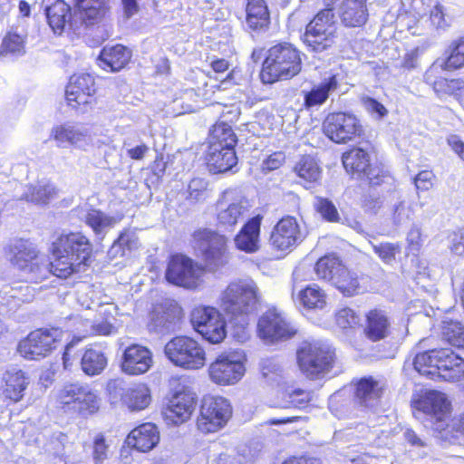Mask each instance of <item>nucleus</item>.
Instances as JSON below:
<instances>
[{
  "instance_id": "obj_53",
  "label": "nucleus",
  "mask_w": 464,
  "mask_h": 464,
  "mask_svg": "<svg viewBox=\"0 0 464 464\" xmlns=\"http://www.w3.org/2000/svg\"><path fill=\"white\" fill-rule=\"evenodd\" d=\"M430 25L438 32H445L451 25V17L447 14L446 7L436 2L430 11Z\"/></svg>"
},
{
  "instance_id": "obj_34",
  "label": "nucleus",
  "mask_w": 464,
  "mask_h": 464,
  "mask_svg": "<svg viewBox=\"0 0 464 464\" xmlns=\"http://www.w3.org/2000/svg\"><path fill=\"white\" fill-rule=\"evenodd\" d=\"M246 24L253 31H262L268 27L270 15L265 0H247Z\"/></svg>"
},
{
  "instance_id": "obj_46",
  "label": "nucleus",
  "mask_w": 464,
  "mask_h": 464,
  "mask_svg": "<svg viewBox=\"0 0 464 464\" xmlns=\"http://www.w3.org/2000/svg\"><path fill=\"white\" fill-rule=\"evenodd\" d=\"M27 39V34L18 33L17 28L14 31L9 32L0 46V57H5L8 54L21 55L25 53V43Z\"/></svg>"
},
{
  "instance_id": "obj_15",
  "label": "nucleus",
  "mask_w": 464,
  "mask_h": 464,
  "mask_svg": "<svg viewBox=\"0 0 464 464\" xmlns=\"http://www.w3.org/2000/svg\"><path fill=\"white\" fill-rule=\"evenodd\" d=\"M114 401L121 400L131 411H139L149 406L150 392L143 383L126 385L122 380H112L107 385Z\"/></svg>"
},
{
  "instance_id": "obj_29",
  "label": "nucleus",
  "mask_w": 464,
  "mask_h": 464,
  "mask_svg": "<svg viewBox=\"0 0 464 464\" xmlns=\"http://www.w3.org/2000/svg\"><path fill=\"white\" fill-rule=\"evenodd\" d=\"M339 16L346 27H361L368 20L366 0H343L339 6Z\"/></svg>"
},
{
  "instance_id": "obj_11",
  "label": "nucleus",
  "mask_w": 464,
  "mask_h": 464,
  "mask_svg": "<svg viewBox=\"0 0 464 464\" xmlns=\"http://www.w3.org/2000/svg\"><path fill=\"white\" fill-rule=\"evenodd\" d=\"M218 222L226 229H233L248 214L250 204L247 198L236 189L225 190L217 203Z\"/></svg>"
},
{
  "instance_id": "obj_58",
  "label": "nucleus",
  "mask_w": 464,
  "mask_h": 464,
  "mask_svg": "<svg viewBox=\"0 0 464 464\" xmlns=\"http://www.w3.org/2000/svg\"><path fill=\"white\" fill-rule=\"evenodd\" d=\"M260 370L264 379L268 382H278L282 377L281 364L274 358H266L260 362Z\"/></svg>"
},
{
  "instance_id": "obj_55",
  "label": "nucleus",
  "mask_w": 464,
  "mask_h": 464,
  "mask_svg": "<svg viewBox=\"0 0 464 464\" xmlns=\"http://www.w3.org/2000/svg\"><path fill=\"white\" fill-rule=\"evenodd\" d=\"M84 385L85 384L79 382L64 383L58 392V401L69 409L72 403L75 402L77 395H84V393H82Z\"/></svg>"
},
{
  "instance_id": "obj_39",
  "label": "nucleus",
  "mask_w": 464,
  "mask_h": 464,
  "mask_svg": "<svg viewBox=\"0 0 464 464\" xmlns=\"http://www.w3.org/2000/svg\"><path fill=\"white\" fill-rule=\"evenodd\" d=\"M337 276L330 282L343 295L353 296L361 290L360 278L355 272L349 270L344 265L339 268Z\"/></svg>"
},
{
  "instance_id": "obj_35",
  "label": "nucleus",
  "mask_w": 464,
  "mask_h": 464,
  "mask_svg": "<svg viewBox=\"0 0 464 464\" xmlns=\"http://www.w3.org/2000/svg\"><path fill=\"white\" fill-rule=\"evenodd\" d=\"M338 87V82L334 75L314 85L310 91H302L304 93V104L306 108H312L324 104L331 92Z\"/></svg>"
},
{
  "instance_id": "obj_44",
  "label": "nucleus",
  "mask_w": 464,
  "mask_h": 464,
  "mask_svg": "<svg viewBox=\"0 0 464 464\" xmlns=\"http://www.w3.org/2000/svg\"><path fill=\"white\" fill-rule=\"evenodd\" d=\"M447 57L439 59L440 70L451 71L464 66V37H459L450 43L445 52Z\"/></svg>"
},
{
  "instance_id": "obj_22",
  "label": "nucleus",
  "mask_w": 464,
  "mask_h": 464,
  "mask_svg": "<svg viewBox=\"0 0 464 464\" xmlns=\"http://www.w3.org/2000/svg\"><path fill=\"white\" fill-rule=\"evenodd\" d=\"M152 364V354L149 349L133 344L124 350L121 361L122 371L130 375L147 372Z\"/></svg>"
},
{
  "instance_id": "obj_4",
  "label": "nucleus",
  "mask_w": 464,
  "mask_h": 464,
  "mask_svg": "<svg viewBox=\"0 0 464 464\" xmlns=\"http://www.w3.org/2000/svg\"><path fill=\"white\" fill-rule=\"evenodd\" d=\"M237 137L230 125L218 122L210 131L206 161L210 172L223 173L237 162L235 152Z\"/></svg>"
},
{
  "instance_id": "obj_64",
  "label": "nucleus",
  "mask_w": 464,
  "mask_h": 464,
  "mask_svg": "<svg viewBox=\"0 0 464 464\" xmlns=\"http://www.w3.org/2000/svg\"><path fill=\"white\" fill-rule=\"evenodd\" d=\"M411 211L410 208L405 205L403 200H400L393 207L392 219L396 226L402 225L408 222L411 218Z\"/></svg>"
},
{
  "instance_id": "obj_36",
  "label": "nucleus",
  "mask_w": 464,
  "mask_h": 464,
  "mask_svg": "<svg viewBox=\"0 0 464 464\" xmlns=\"http://www.w3.org/2000/svg\"><path fill=\"white\" fill-rule=\"evenodd\" d=\"M335 39V34L327 29L316 28L314 25H306L303 35L304 43L314 52H323L331 47Z\"/></svg>"
},
{
  "instance_id": "obj_3",
  "label": "nucleus",
  "mask_w": 464,
  "mask_h": 464,
  "mask_svg": "<svg viewBox=\"0 0 464 464\" xmlns=\"http://www.w3.org/2000/svg\"><path fill=\"white\" fill-rule=\"evenodd\" d=\"M258 302L256 284L253 280H239L227 285L222 294L220 306L229 320L243 326L256 310Z\"/></svg>"
},
{
  "instance_id": "obj_54",
  "label": "nucleus",
  "mask_w": 464,
  "mask_h": 464,
  "mask_svg": "<svg viewBox=\"0 0 464 464\" xmlns=\"http://www.w3.org/2000/svg\"><path fill=\"white\" fill-rule=\"evenodd\" d=\"M443 338L451 345L464 347V326L459 322H444Z\"/></svg>"
},
{
  "instance_id": "obj_33",
  "label": "nucleus",
  "mask_w": 464,
  "mask_h": 464,
  "mask_svg": "<svg viewBox=\"0 0 464 464\" xmlns=\"http://www.w3.org/2000/svg\"><path fill=\"white\" fill-rule=\"evenodd\" d=\"M131 52L121 44L105 46L99 55V65L104 70L118 72L129 63Z\"/></svg>"
},
{
  "instance_id": "obj_28",
  "label": "nucleus",
  "mask_w": 464,
  "mask_h": 464,
  "mask_svg": "<svg viewBox=\"0 0 464 464\" xmlns=\"http://www.w3.org/2000/svg\"><path fill=\"white\" fill-rule=\"evenodd\" d=\"M160 441V432L155 424L143 423L133 429L126 439L128 446L140 452L151 450Z\"/></svg>"
},
{
  "instance_id": "obj_43",
  "label": "nucleus",
  "mask_w": 464,
  "mask_h": 464,
  "mask_svg": "<svg viewBox=\"0 0 464 464\" xmlns=\"http://www.w3.org/2000/svg\"><path fill=\"white\" fill-rule=\"evenodd\" d=\"M309 400L308 392L302 389L287 388L278 391L276 406L283 409L303 408Z\"/></svg>"
},
{
  "instance_id": "obj_56",
  "label": "nucleus",
  "mask_w": 464,
  "mask_h": 464,
  "mask_svg": "<svg viewBox=\"0 0 464 464\" xmlns=\"http://www.w3.org/2000/svg\"><path fill=\"white\" fill-rule=\"evenodd\" d=\"M334 8L327 4V7L321 10L307 25H314L316 28L326 30L335 34Z\"/></svg>"
},
{
  "instance_id": "obj_18",
  "label": "nucleus",
  "mask_w": 464,
  "mask_h": 464,
  "mask_svg": "<svg viewBox=\"0 0 464 464\" xmlns=\"http://www.w3.org/2000/svg\"><path fill=\"white\" fill-rule=\"evenodd\" d=\"M201 274V269L190 258L176 255L170 258L165 276L172 285L193 289L198 285Z\"/></svg>"
},
{
  "instance_id": "obj_59",
  "label": "nucleus",
  "mask_w": 464,
  "mask_h": 464,
  "mask_svg": "<svg viewBox=\"0 0 464 464\" xmlns=\"http://www.w3.org/2000/svg\"><path fill=\"white\" fill-rule=\"evenodd\" d=\"M55 372L56 370L51 363L44 365L41 369L36 371L38 380L35 383L34 390L39 392L37 396H39L41 393H44L47 388L53 384Z\"/></svg>"
},
{
  "instance_id": "obj_38",
  "label": "nucleus",
  "mask_w": 464,
  "mask_h": 464,
  "mask_svg": "<svg viewBox=\"0 0 464 464\" xmlns=\"http://www.w3.org/2000/svg\"><path fill=\"white\" fill-rule=\"evenodd\" d=\"M84 222L92 229L97 239L102 240L116 225L117 219L99 209H91L84 216Z\"/></svg>"
},
{
  "instance_id": "obj_52",
  "label": "nucleus",
  "mask_w": 464,
  "mask_h": 464,
  "mask_svg": "<svg viewBox=\"0 0 464 464\" xmlns=\"http://www.w3.org/2000/svg\"><path fill=\"white\" fill-rule=\"evenodd\" d=\"M372 247L373 252L379 258L389 266H393L396 261V256L401 252V246L400 243L382 242L379 244H372Z\"/></svg>"
},
{
  "instance_id": "obj_13",
  "label": "nucleus",
  "mask_w": 464,
  "mask_h": 464,
  "mask_svg": "<svg viewBox=\"0 0 464 464\" xmlns=\"http://www.w3.org/2000/svg\"><path fill=\"white\" fill-rule=\"evenodd\" d=\"M231 415L232 408L227 399L206 396L200 407L198 428L202 432H215L227 422Z\"/></svg>"
},
{
  "instance_id": "obj_5",
  "label": "nucleus",
  "mask_w": 464,
  "mask_h": 464,
  "mask_svg": "<svg viewBox=\"0 0 464 464\" xmlns=\"http://www.w3.org/2000/svg\"><path fill=\"white\" fill-rule=\"evenodd\" d=\"M302 68L300 53L291 44L282 43L272 46L265 59L260 73L264 83L291 79Z\"/></svg>"
},
{
  "instance_id": "obj_31",
  "label": "nucleus",
  "mask_w": 464,
  "mask_h": 464,
  "mask_svg": "<svg viewBox=\"0 0 464 464\" xmlns=\"http://www.w3.org/2000/svg\"><path fill=\"white\" fill-rule=\"evenodd\" d=\"M261 218H250L235 237L236 246L246 253H255L259 249Z\"/></svg>"
},
{
  "instance_id": "obj_14",
  "label": "nucleus",
  "mask_w": 464,
  "mask_h": 464,
  "mask_svg": "<svg viewBox=\"0 0 464 464\" xmlns=\"http://www.w3.org/2000/svg\"><path fill=\"white\" fill-rule=\"evenodd\" d=\"M324 134L336 143H346L362 133L359 120L349 113H330L323 123Z\"/></svg>"
},
{
  "instance_id": "obj_45",
  "label": "nucleus",
  "mask_w": 464,
  "mask_h": 464,
  "mask_svg": "<svg viewBox=\"0 0 464 464\" xmlns=\"http://www.w3.org/2000/svg\"><path fill=\"white\" fill-rule=\"evenodd\" d=\"M81 366L86 375H98L107 366V358L102 351L90 348L84 352L81 360Z\"/></svg>"
},
{
  "instance_id": "obj_25",
  "label": "nucleus",
  "mask_w": 464,
  "mask_h": 464,
  "mask_svg": "<svg viewBox=\"0 0 464 464\" xmlns=\"http://www.w3.org/2000/svg\"><path fill=\"white\" fill-rule=\"evenodd\" d=\"M62 334L59 328H40L31 332V360L48 355L60 342Z\"/></svg>"
},
{
  "instance_id": "obj_23",
  "label": "nucleus",
  "mask_w": 464,
  "mask_h": 464,
  "mask_svg": "<svg viewBox=\"0 0 464 464\" xmlns=\"http://www.w3.org/2000/svg\"><path fill=\"white\" fill-rule=\"evenodd\" d=\"M94 92V79L89 73L72 75L65 91L68 103L74 108L81 104H88Z\"/></svg>"
},
{
  "instance_id": "obj_16",
  "label": "nucleus",
  "mask_w": 464,
  "mask_h": 464,
  "mask_svg": "<svg viewBox=\"0 0 464 464\" xmlns=\"http://www.w3.org/2000/svg\"><path fill=\"white\" fill-rule=\"evenodd\" d=\"M257 333L265 342L274 343L290 339L296 330L277 309L271 308L258 319Z\"/></svg>"
},
{
  "instance_id": "obj_21",
  "label": "nucleus",
  "mask_w": 464,
  "mask_h": 464,
  "mask_svg": "<svg viewBox=\"0 0 464 464\" xmlns=\"http://www.w3.org/2000/svg\"><path fill=\"white\" fill-rule=\"evenodd\" d=\"M196 406V394L188 390L178 391L164 411L165 418L178 425L189 419Z\"/></svg>"
},
{
  "instance_id": "obj_40",
  "label": "nucleus",
  "mask_w": 464,
  "mask_h": 464,
  "mask_svg": "<svg viewBox=\"0 0 464 464\" xmlns=\"http://www.w3.org/2000/svg\"><path fill=\"white\" fill-rule=\"evenodd\" d=\"M296 302L304 309L321 310L326 304V295L317 285L312 284L298 293Z\"/></svg>"
},
{
  "instance_id": "obj_42",
  "label": "nucleus",
  "mask_w": 464,
  "mask_h": 464,
  "mask_svg": "<svg viewBox=\"0 0 464 464\" xmlns=\"http://www.w3.org/2000/svg\"><path fill=\"white\" fill-rule=\"evenodd\" d=\"M7 258L17 269H25L29 265V244L24 238H14L6 250Z\"/></svg>"
},
{
  "instance_id": "obj_19",
  "label": "nucleus",
  "mask_w": 464,
  "mask_h": 464,
  "mask_svg": "<svg viewBox=\"0 0 464 464\" xmlns=\"http://www.w3.org/2000/svg\"><path fill=\"white\" fill-rule=\"evenodd\" d=\"M245 373V366L236 354H220L208 367L210 380L219 385L237 382Z\"/></svg>"
},
{
  "instance_id": "obj_48",
  "label": "nucleus",
  "mask_w": 464,
  "mask_h": 464,
  "mask_svg": "<svg viewBox=\"0 0 464 464\" xmlns=\"http://www.w3.org/2000/svg\"><path fill=\"white\" fill-rule=\"evenodd\" d=\"M82 390L84 395H77L75 402L72 403L69 410H72L82 415L94 413L99 409L98 397L86 384L83 386Z\"/></svg>"
},
{
  "instance_id": "obj_47",
  "label": "nucleus",
  "mask_w": 464,
  "mask_h": 464,
  "mask_svg": "<svg viewBox=\"0 0 464 464\" xmlns=\"http://www.w3.org/2000/svg\"><path fill=\"white\" fill-rule=\"evenodd\" d=\"M5 393L6 397L17 401L23 396L26 388L25 376L22 371H10L5 374Z\"/></svg>"
},
{
  "instance_id": "obj_63",
  "label": "nucleus",
  "mask_w": 464,
  "mask_h": 464,
  "mask_svg": "<svg viewBox=\"0 0 464 464\" xmlns=\"http://www.w3.org/2000/svg\"><path fill=\"white\" fill-rule=\"evenodd\" d=\"M335 318L337 324L343 329L352 327L359 322L358 315L353 309L348 307L339 310Z\"/></svg>"
},
{
  "instance_id": "obj_27",
  "label": "nucleus",
  "mask_w": 464,
  "mask_h": 464,
  "mask_svg": "<svg viewBox=\"0 0 464 464\" xmlns=\"http://www.w3.org/2000/svg\"><path fill=\"white\" fill-rule=\"evenodd\" d=\"M382 388L372 377H363L354 385L353 401L362 409H373L380 401Z\"/></svg>"
},
{
  "instance_id": "obj_26",
  "label": "nucleus",
  "mask_w": 464,
  "mask_h": 464,
  "mask_svg": "<svg viewBox=\"0 0 464 464\" xmlns=\"http://www.w3.org/2000/svg\"><path fill=\"white\" fill-rule=\"evenodd\" d=\"M392 323L388 313L381 308H373L366 314L363 333L372 342H379L391 334Z\"/></svg>"
},
{
  "instance_id": "obj_24",
  "label": "nucleus",
  "mask_w": 464,
  "mask_h": 464,
  "mask_svg": "<svg viewBox=\"0 0 464 464\" xmlns=\"http://www.w3.org/2000/svg\"><path fill=\"white\" fill-rule=\"evenodd\" d=\"M45 14L50 27L55 34H61L67 24L74 30L85 25L79 18L77 22L74 21V12L71 13L70 6L63 0H55L51 5L46 6Z\"/></svg>"
},
{
  "instance_id": "obj_7",
  "label": "nucleus",
  "mask_w": 464,
  "mask_h": 464,
  "mask_svg": "<svg viewBox=\"0 0 464 464\" xmlns=\"http://www.w3.org/2000/svg\"><path fill=\"white\" fill-rule=\"evenodd\" d=\"M301 372L310 379H317L333 366L334 352L320 341H304L296 352Z\"/></svg>"
},
{
  "instance_id": "obj_12",
  "label": "nucleus",
  "mask_w": 464,
  "mask_h": 464,
  "mask_svg": "<svg viewBox=\"0 0 464 464\" xmlns=\"http://www.w3.org/2000/svg\"><path fill=\"white\" fill-rule=\"evenodd\" d=\"M190 321L195 330L209 343H218L226 337V323L220 313L214 307L194 308Z\"/></svg>"
},
{
  "instance_id": "obj_60",
  "label": "nucleus",
  "mask_w": 464,
  "mask_h": 464,
  "mask_svg": "<svg viewBox=\"0 0 464 464\" xmlns=\"http://www.w3.org/2000/svg\"><path fill=\"white\" fill-rule=\"evenodd\" d=\"M110 445L102 434H98L93 440L92 458L95 464H102L109 458Z\"/></svg>"
},
{
  "instance_id": "obj_41",
  "label": "nucleus",
  "mask_w": 464,
  "mask_h": 464,
  "mask_svg": "<svg viewBox=\"0 0 464 464\" xmlns=\"http://www.w3.org/2000/svg\"><path fill=\"white\" fill-rule=\"evenodd\" d=\"M294 172L304 183L317 182L322 173L318 162L311 155L301 157L294 167Z\"/></svg>"
},
{
  "instance_id": "obj_30",
  "label": "nucleus",
  "mask_w": 464,
  "mask_h": 464,
  "mask_svg": "<svg viewBox=\"0 0 464 464\" xmlns=\"http://www.w3.org/2000/svg\"><path fill=\"white\" fill-rule=\"evenodd\" d=\"M88 130L82 125L66 122L53 128L51 136L59 147L80 146L88 137Z\"/></svg>"
},
{
  "instance_id": "obj_1",
  "label": "nucleus",
  "mask_w": 464,
  "mask_h": 464,
  "mask_svg": "<svg viewBox=\"0 0 464 464\" xmlns=\"http://www.w3.org/2000/svg\"><path fill=\"white\" fill-rule=\"evenodd\" d=\"M31 249V281L45 278L51 271L59 278L66 279L82 271L91 264L92 245L89 238L80 232L61 234L52 244L53 261L48 263L44 257L38 263V255Z\"/></svg>"
},
{
  "instance_id": "obj_49",
  "label": "nucleus",
  "mask_w": 464,
  "mask_h": 464,
  "mask_svg": "<svg viewBox=\"0 0 464 464\" xmlns=\"http://www.w3.org/2000/svg\"><path fill=\"white\" fill-rule=\"evenodd\" d=\"M209 183L202 178L192 179L188 185L186 192V200L190 205L203 203L209 197Z\"/></svg>"
},
{
  "instance_id": "obj_2",
  "label": "nucleus",
  "mask_w": 464,
  "mask_h": 464,
  "mask_svg": "<svg viewBox=\"0 0 464 464\" xmlns=\"http://www.w3.org/2000/svg\"><path fill=\"white\" fill-rule=\"evenodd\" d=\"M414 369L430 379L442 378L457 382L464 376V360L450 349H432L417 353Z\"/></svg>"
},
{
  "instance_id": "obj_10",
  "label": "nucleus",
  "mask_w": 464,
  "mask_h": 464,
  "mask_svg": "<svg viewBox=\"0 0 464 464\" xmlns=\"http://www.w3.org/2000/svg\"><path fill=\"white\" fill-rule=\"evenodd\" d=\"M343 164L347 172L367 180L372 186L381 185L389 179L382 169L371 163L369 153L361 148H353L343 153Z\"/></svg>"
},
{
  "instance_id": "obj_57",
  "label": "nucleus",
  "mask_w": 464,
  "mask_h": 464,
  "mask_svg": "<svg viewBox=\"0 0 464 464\" xmlns=\"http://www.w3.org/2000/svg\"><path fill=\"white\" fill-rule=\"evenodd\" d=\"M56 196V189L47 181L39 182L31 191V202L46 205Z\"/></svg>"
},
{
  "instance_id": "obj_51",
  "label": "nucleus",
  "mask_w": 464,
  "mask_h": 464,
  "mask_svg": "<svg viewBox=\"0 0 464 464\" xmlns=\"http://www.w3.org/2000/svg\"><path fill=\"white\" fill-rule=\"evenodd\" d=\"M72 445L69 442L68 437L62 433H54L47 446V451L61 460L66 462L68 454Z\"/></svg>"
},
{
  "instance_id": "obj_9",
  "label": "nucleus",
  "mask_w": 464,
  "mask_h": 464,
  "mask_svg": "<svg viewBox=\"0 0 464 464\" xmlns=\"http://www.w3.org/2000/svg\"><path fill=\"white\" fill-rule=\"evenodd\" d=\"M166 357L176 366L186 370H198L206 362V353L201 345L188 336H176L165 347Z\"/></svg>"
},
{
  "instance_id": "obj_32",
  "label": "nucleus",
  "mask_w": 464,
  "mask_h": 464,
  "mask_svg": "<svg viewBox=\"0 0 464 464\" xmlns=\"http://www.w3.org/2000/svg\"><path fill=\"white\" fill-rule=\"evenodd\" d=\"M108 0H76L74 21L79 18L88 27L98 23L104 15Z\"/></svg>"
},
{
  "instance_id": "obj_17",
  "label": "nucleus",
  "mask_w": 464,
  "mask_h": 464,
  "mask_svg": "<svg viewBox=\"0 0 464 464\" xmlns=\"http://www.w3.org/2000/svg\"><path fill=\"white\" fill-rule=\"evenodd\" d=\"M182 317V309L172 299H166L157 304L150 313L148 329L150 332L166 334L179 328Z\"/></svg>"
},
{
  "instance_id": "obj_20",
  "label": "nucleus",
  "mask_w": 464,
  "mask_h": 464,
  "mask_svg": "<svg viewBox=\"0 0 464 464\" xmlns=\"http://www.w3.org/2000/svg\"><path fill=\"white\" fill-rule=\"evenodd\" d=\"M304 237V235L296 219L293 217H286L280 219L274 227L269 242L275 249L285 251L297 246Z\"/></svg>"
},
{
  "instance_id": "obj_8",
  "label": "nucleus",
  "mask_w": 464,
  "mask_h": 464,
  "mask_svg": "<svg viewBox=\"0 0 464 464\" xmlns=\"http://www.w3.org/2000/svg\"><path fill=\"white\" fill-rule=\"evenodd\" d=\"M193 246L201 256L206 268L210 272H216L228 263L227 239L215 231L207 228L195 231Z\"/></svg>"
},
{
  "instance_id": "obj_6",
  "label": "nucleus",
  "mask_w": 464,
  "mask_h": 464,
  "mask_svg": "<svg viewBox=\"0 0 464 464\" xmlns=\"http://www.w3.org/2000/svg\"><path fill=\"white\" fill-rule=\"evenodd\" d=\"M418 409L427 415L431 429L442 440L453 442L450 419V402L443 392L429 391L418 401Z\"/></svg>"
},
{
  "instance_id": "obj_62",
  "label": "nucleus",
  "mask_w": 464,
  "mask_h": 464,
  "mask_svg": "<svg viewBox=\"0 0 464 464\" xmlns=\"http://www.w3.org/2000/svg\"><path fill=\"white\" fill-rule=\"evenodd\" d=\"M449 248L453 255L459 256L464 255V228H459L450 234Z\"/></svg>"
},
{
  "instance_id": "obj_37",
  "label": "nucleus",
  "mask_w": 464,
  "mask_h": 464,
  "mask_svg": "<svg viewBox=\"0 0 464 464\" xmlns=\"http://www.w3.org/2000/svg\"><path fill=\"white\" fill-rule=\"evenodd\" d=\"M440 69V60H437L425 72V82L432 87L434 92L439 94H450L456 89L460 88L459 80H448L443 77H436L437 72Z\"/></svg>"
},
{
  "instance_id": "obj_50",
  "label": "nucleus",
  "mask_w": 464,
  "mask_h": 464,
  "mask_svg": "<svg viewBox=\"0 0 464 464\" xmlns=\"http://www.w3.org/2000/svg\"><path fill=\"white\" fill-rule=\"evenodd\" d=\"M342 261L334 256L321 257L314 266V271L318 278L331 282L337 276L339 268L343 266Z\"/></svg>"
},
{
  "instance_id": "obj_61",
  "label": "nucleus",
  "mask_w": 464,
  "mask_h": 464,
  "mask_svg": "<svg viewBox=\"0 0 464 464\" xmlns=\"http://www.w3.org/2000/svg\"><path fill=\"white\" fill-rule=\"evenodd\" d=\"M316 209L327 221L338 222L340 219L337 208L334 203L327 198H318L316 203Z\"/></svg>"
}]
</instances>
